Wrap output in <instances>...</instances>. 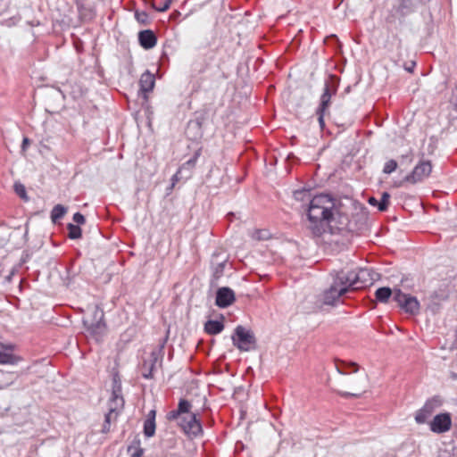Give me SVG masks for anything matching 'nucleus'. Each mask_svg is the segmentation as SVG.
<instances>
[{
	"label": "nucleus",
	"instance_id": "obj_1",
	"mask_svg": "<svg viewBox=\"0 0 457 457\" xmlns=\"http://www.w3.org/2000/svg\"><path fill=\"white\" fill-rule=\"evenodd\" d=\"M368 270L361 269L358 271H338L333 277L329 287L320 295L319 301L322 305H335L340 297L349 291L357 290L367 286L366 276Z\"/></svg>",
	"mask_w": 457,
	"mask_h": 457
},
{
	"label": "nucleus",
	"instance_id": "obj_2",
	"mask_svg": "<svg viewBox=\"0 0 457 457\" xmlns=\"http://www.w3.org/2000/svg\"><path fill=\"white\" fill-rule=\"evenodd\" d=\"M167 420L177 421L178 426L188 436L196 437L203 434V427L197 414L192 412V403L180 399L176 410L167 413Z\"/></svg>",
	"mask_w": 457,
	"mask_h": 457
},
{
	"label": "nucleus",
	"instance_id": "obj_3",
	"mask_svg": "<svg viewBox=\"0 0 457 457\" xmlns=\"http://www.w3.org/2000/svg\"><path fill=\"white\" fill-rule=\"evenodd\" d=\"M335 207L334 199L328 195H319L312 198L308 209V218L314 224L312 230L320 235L323 229V222L330 221Z\"/></svg>",
	"mask_w": 457,
	"mask_h": 457
},
{
	"label": "nucleus",
	"instance_id": "obj_4",
	"mask_svg": "<svg viewBox=\"0 0 457 457\" xmlns=\"http://www.w3.org/2000/svg\"><path fill=\"white\" fill-rule=\"evenodd\" d=\"M393 295V300L397 305L405 312L410 314H417L420 311V302L414 296L404 294L399 288L383 287H379L375 292L376 299L383 303L388 302L389 298Z\"/></svg>",
	"mask_w": 457,
	"mask_h": 457
},
{
	"label": "nucleus",
	"instance_id": "obj_5",
	"mask_svg": "<svg viewBox=\"0 0 457 457\" xmlns=\"http://www.w3.org/2000/svg\"><path fill=\"white\" fill-rule=\"evenodd\" d=\"M104 312L97 306L92 309L91 317H85L83 324L87 333L96 341H99L106 331V325L104 322Z\"/></svg>",
	"mask_w": 457,
	"mask_h": 457
},
{
	"label": "nucleus",
	"instance_id": "obj_6",
	"mask_svg": "<svg viewBox=\"0 0 457 457\" xmlns=\"http://www.w3.org/2000/svg\"><path fill=\"white\" fill-rule=\"evenodd\" d=\"M124 403L125 401L121 393V384L114 379L112 395L108 401V412L106 414H112V416L118 418L124 408Z\"/></svg>",
	"mask_w": 457,
	"mask_h": 457
},
{
	"label": "nucleus",
	"instance_id": "obj_7",
	"mask_svg": "<svg viewBox=\"0 0 457 457\" xmlns=\"http://www.w3.org/2000/svg\"><path fill=\"white\" fill-rule=\"evenodd\" d=\"M232 341L235 346L241 351H249L255 344V338L252 331L245 329L243 326L235 328Z\"/></svg>",
	"mask_w": 457,
	"mask_h": 457
},
{
	"label": "nucleus",
	"instance_id": "obj_8",
	"mask_svg": "<svg viewBox=\"0 0 457 457\" xmlns=\"http://www.w3.org/2000/svg\"><path fill=\"white\" fill-rule=\"evenodd\" d=\"M431 171L432 165L430 162L421 161L414 167L412 172L405 177L404 180L415 184L428 178Z\"/></svg>",
	"mask_w": 457,
	"mask_h": 457
},
{
	"label": "nucleus",
	"instance_id": "obj_9",
	"mask_svg": "<svg viewBox=\"0 0 457 457\" xmlns=\"http://www.w3.org/2000/svg\"><path fill=\"white\" fill-rule=\"evenodd\" d=\"M452 416L449 412L436 414L429 423V428L436 434H444L451 429Z\"/></svg>",
	"mask_w": 457,
	"mask_h": 457
},
{
	"label": "nucleus",
	"instance_id": "obj_10",
	"mask_svg": "<svg viewBox=\"0 0 457 457\" xmlns=\"http://www.w3.org/2000/svg\"><path fill=\"white\" fill-rule=\"evenodd\" d=\"M236 300L234 291L227 287L217 290L215 303L220 308H226L231 305Z\"/></svg>",
	"mask_w": 457,
	"mask_h": 457
},
{
	"label": "nucleus",
	"instance_id": "obj_11",
	"mask_svg": "<svg viewBox=\"0 0 457 457\" xmlns=\"http://www.w3.org/2000/svg\"><path fill=\"white\" fill-rule=\"evenodd\" d=\"M337 88H332V86L328 83H325L323 93L320 96V103L316 112H326L328 113V108L330 106V100L332 95L336 94Z\"/></svg>",
	"mask_w": 457,
	"mask_h": 457
},
{
	"label": "nucleus",
	"instance_id": "obj_12",
	"mask_svg": "<svg viewBox=\"0 0 457 457\" xmlns=\"http://www.w3.org/2000/svg\"><path fill=\"white\" fill-rule=\"evenodd\" d=\"M138 41L143 48L151 49L155 46L157 38L153 30L145 29L138 33Z\"/></svg>",
	"mask_w": 457,
	"mask_h": 457
},
{
	"label": "nucleus",
	"instance_id": "obj_13",
	"mask_svg": "<svg viewBox=\"0 0 457 457\" xmlns=\"http://www.w3.org/2000/svg\"><path fill=\"white\" fill-rule=\"evenodd\" d=\"M200 155L201 149H198L188 161L179 167V173H183L185 175V179H189Z\"/></svg>",
	"mask_w": 457,
	"mask_h": 457
},
{
	"label": "nucleus",
	"instance_id": "obj_14",
	"mask_svg": "<svg viewBox=\"0 0 457 457\" xmlns=\"http://www.w3.org/2000/svg\"><path fill=\"white\" fill-rule=\"evenodd\" d=\"M448 294L445 289L439 288L438 290L432 292L428 296V307L431 308L433 311L437 310L439 303L446 300Z\"/></svg>",
	"mask_w": 457,
	"mask_h": 457
},
{
	"label": "nucleus",
	"instance_id": "obj_15",
	"mask_svg": "<svg viewBox=\"0 0 457 457\" xmlns=\"http://www.w3.org/2000/svg\"><path fill=\"white\" fill-rule=\"evenodd\" d=\"M4 350H12V345H0V364H16L19 361V358L11 353Z\"/></svg>",
	"mask_w": 457,
	"mask_h": 457
},
{
	"label": "nucleus",
	"instance_id": "obj_16",
	"mask_svg": "<svg viewBox=\"0 0 457 457\" xmlns=\"http://www.w3.org/2000/svg\"><path fill=\"white\" fill-rule=\"evenodd\" d=\"M428 2L429 0H401L398 9L402 15H406L412 12L419 4Z\"/></svg>",
	"mask_w": 457,
	"mask_h": 457
},
{
	"label": "nucleus",
	"instance_id": "obj_17",
	"mask_svg": "<svg viewBox=\"0 0 457 457\" xmlns=\"http://www.w3.org/2000/svg\"><path fill=\"white\" fill-rule=\"evenodd\" d=\"M428 2L429 0H401L398 9L402 15H406L412 12L419 4Z\"/></svg>",
	"mask_w": 457,
	"mask_h": 457
},
{
	"label": "nucleus",
	"instance_id": "obj_18",
	"mask_svg": "<svg viewBox=\"0 0 457 457\" xmlns=\"http://www.w3.org/2000/svg\"><path fill=\"white\" fill-rule=\"evenodd\" d=\"M154 76L149 71L144 72L139 79L140 89L145 92H150L154 86Z\"/></svg>",
	"mask_w": 457,
	"mask_h": 457
},
{
	"label": "nucleus",
	"instance_id": "obj_19",
	"mask_svg": "<svg viewBox=\"0 0 457 457\" xmlns=\"http://www.w3.org/2000/svg\"><path fill=\"white\" fill-rule=\"evenodd\" d=\"M390 195L387 192H383L380 201L375 197L369 198V204L373 206H377L380 212L386 211L389 204Z\"/></svg>",
	"mask_w": 457,
	"mask_h": 457
},
{
	"label": "nucleus",
	"instance_id": "obj_20",
	"mask_svg": "<svg viewBox=\"0 0 457 457\" xmlns=\"http://www.w3.org/2000/svg\"><path fill=\"white\" fill-rule=\"evenodd\" d=\"M224 329L221 321L210 320L204 324V331L209 335H217Z\"/></svg>",
	"mask_w": 457,
	"mask_h": 457
},
{
	"label": "nucleus",
	"instance_id": "obj_21",
	"mask_svg": "<svg viewBox=\"0 0 457 457\" xmlns=\"http://www.w3.org/2000/svg\"><path fill=\"white\" fill-rule=\"evenodd\" d=\"M67 212V208L62 204H56L51 212V220L54 223L62 219Z\"/></svg>",
	"mask_w": 457,
	"mask_h": 457
},
{
	"label": "nucleus",
	"instance_id": "obj_22",
	"mask_svg": "<svg viewBox=\"0 0 457 457\" xmlns=\"http://www.w3.org/2000/svg\"><path fill=\"white\" fill-rule=\"evenodd\" d=\"M218 257H219L218 255L213 254L212 260V265H215L214 275L217 278H219L222 274L224 266H225V262L227 261L226 258H223L222 260L218 261V260H216V259H218Z\"/></svg>",
	"mask_w": 457,
	"mask_h": 457
},
{
	"label": "nucleus",
	"instance_id": "obj_23",
	"mask_svg": "<svg viewBox=\"0 0 457 457\" xmlns=\"http://www.w3.org/2000/svg\"><path fill=\"white\" fill-rule=\"evenodd\" d=\"M441 405H442L441 399L439 397H433L425 403L423 409H426L428 411V413L431 415L434 412V411L436 408L440 407Z\"/></svg>",
	"mask_w": 457,
	"mask_h": 457
},
{
	"label": "nucleus",
	"instance_id": "obj_24",
	"mask_svg": "<svg viewBox=\"0 0 457 457\" xmlns=\"http://www.w3.org/2000/svg\"><path fill=\"white\" fill-rule=\"evenodd\" d=\"M67 228L69 230V237L71 239H79L81 237L82 231H81V228L78 225L69 223L67 225Z\"/></svg>",
	"mask_w": 457,
	"mask_h": 457
},
{
	"label": "nucleus",
	"instance_id": "obj_25",
	"mask_svg": "<svg viewBox=\"0 0 457 457\" xmlns=\"http://www.w3.org/2000/svg\"><path fill=\"white\" fill-rule=\"evenodd\" d=\"M112 415V414H105L104 416V422L101 429V432L104 434H107L108 432H110L112 423H115L117 420V418Z\"/></svg>",
	"mask_w": 457,
	"mask_h": 457
},
{
	"label": "nucleus",
	"instance_id": "obj_26",
	"mask_svg": "<svg viewBox=\"0 0 457 457\" xmlns=\"http://www.w3.org/2000/svg\"><path fill=\"white\" fill-rule=\"evenodd\" d=\"M155 433V421L145 420L144 423V434L147 437H151Z\"/></svg>",
	"mask_w": 457,
	"mask_h": 457
},
{
	"label": "nucleus",
	"instance_id": "obj_27",
	"mask_svg": "<svg viewBox=\"0 0 457 457\" xmlns=\"http://www.w3.org/2000/svg\"><path fill=\"white\" fill-rule=\"evenodd\" d=\"M431 415L426 409H420L415 414V420L418 424H424Z\"/></svg>",
	"mask_w": 457,
	"mask_h": 457
},
{
	"label": "nucleus",
	"instance_id": "obj_28",
	"mask_svg": "<svg viewBox=\"0 0 457 457\" xmlns=\"http://www.w3.org/2000/svg\"><path fill=\"white\" fill-rule=\"evenodd\" d=\"M156 362V357H153V359L150 361L149 367H147V362L145 361L144 363V369H145V371H143L142 375L145 378H153V370L154 369Z\"/></svg>",
	"mask_w": 457,
	"mask_h": 457
},
{
	"label": "nucleus",
	"instance_id": "obj_29",
	"mask_svg": "<svg viewBox=\"0 0 457 457\" xmlns=\"http://www.w3.org/2000/svg\"><path fill=\"white\" fill-rule=\"evenodd\" d=\"M397 169V162L395 160L387 161L383 168V172L386 174H390Z\"/></svg>",
	"mask_w": 457,
	"mask_h": 457
},
{
	"label": "nucleus",
	"instance_id": "obj_30",
	"mask_svg": "<svg viewBox=\"0 0 457 457\" xmlns=\"http://www.w3.org/2000/svg\"><path fill=\"white\" fill-rule=\"evenodd\" d=\"M14 191L21 198H22L24 200H28L26 188H25L24 185H22L21 183H15L14 184Z\"/></svg>",
	"mask_w": 457,
	"mask_h": 457
},
{
	"label": "nucleus",
	"instance_id": "obj_31",
	"mask_svg": "<svg viewBox=\"0 0 457 457\" xmlns=\"http://www.w3.org/2000/svg\"><path fill=\"white\" fill-rule=\"evenodd\" d=\"M135 17L142 24H146L149 21V16L145 12H136Z\"/></svg>",
	"mask_w": 457,
	"mask_h": 457
},
{
	"label": "nucleus",
	"instance_id": "obj_32",
	"mask_svg": "<svg viewBox=\"0 0 457 457\" xmlns=\"http://www.w3.org/2000/svg\"><path fill=\"white\" fill-rule=\"evenodd\" d=\"M203 120H204L203 118H196L195 120L189 121L188 129H190L194 128V129H196L197 130L201 131Z\"/></svg>",
	"mask_w": 457,
	"mask_h": 457
},
{
	"label": "nucleus",
	"instance_id": "obj_33",
	"mask_svg": "<svg viewBox=\"0 0 457 457\" xmlns=\"http://www.w3.org/2000/svg\"><path fill=\"white\" fill-rule=\"evenodd\" d=\"M253 237L258 240H264L269 237V232L266 230H256L253 234Z\"/></svg>",
	"mask_w": 457,
	"mask_h": 457
},
{
	"label": "nucleus",
	"instance_id": "obj_34",
	"mask_svg": "<svg viewBox=\"0 0 457 457\" xmlns=\"http://www.w3.org/2000/svg\"><path fill=\"white\" fill-rule=\"evenodd\" d=\"M342 228L345 229L349 232H352V233H355L359 230V228H357V225L355 223H353L352 220H348L347 223L345 224V226Z\"/></svg>",
	"mask_w": 457,
	"mask_h": 457
},
{
	"label": "nucleus",
	"instance_id": "obj_35",
	"mask_svg": "<svg viewBox=\"0 0 457 457\" xmlns=\"http://www.w3.org/2000/svg\"><path fill=\"white\" fill-rule=\"evenodd\" d=\"M171 2L172 0H165L162 5L155 6L153 4V7L158 12H165L170 8Z\"/></svg>",
	"mask_w": 457,
	"mask_h": 457
},
{
	"label": "nucleus",
	"instance_id": "obj_36",
	"mask_svg": "<svg viewBox=\"0 0 457 457\" xmlns=\"http://www.w3.org/2000/svg\"><path fill=\"white\" fill-rule=\"evenodd\" d=\"M85 217L84 215H82L80 212H76L74 215H73V221L75 223H77L78 225L79 224H84L85 223Z\"/></svg>",
	"mask_w": 457,
	"mask_h": 457
},
{
	"label": "nucleus",
	"instance_id": "obj_37",
	"mask_svg": "<svg viewBox=\"0 0 457 457\" xmlns=\"http://www.w3.org/2000/svg\"><path fill=\"white\" fill-rule=\"evenodd\" d=\"M185 179V175L183 173H179V170L172 176L171 180V187L175 186L177 182H179L180 179Z\"/></svg>",
	"mask_w": 457,
	"mask_h": 457
},
{
	"label": "nucleus",
	"instance_id": "obj_38",
	"mask_svg": "<svg viewBox=\"0 0 457 457\" xmlns=\"http://www.w3.org/2000/svg\"><path fill=\"white\" fill-rule=\"evenodd\" d=\"M294 195L296 200H303V196H305V195L309 196V192L305 191V190H298V191H295Z\"/></svg>",
	"mask_w": 457,
	"mask_h": 457
},
{
	"label": "nucleus",
	"instance_id": "obj_39",
	"mask_svg": "<svg viewBox=\"0 0 457 457\" xmlns=\"http://www.w3.org/2000/svg\"><path fill=\"white\" fill-rule=\"evenodd\" d=\"M316 114L318 115L319 124H320V128L323 129L325 127L324 117L327 113L326 112H316Z\"/></svg>",
	"mask_w": 457,
	"mask_h": 457
},
{
	"label": "nucleus",
	"instance_id": "obj_40",
	"mask_svg": "<svg viewBox=\"0 0 457 457\" xmlns=\"http://www.w3.org/2000/svg\"><path fill=\"white\" fill-rule=\"evenodd\" d=\"M144 453V450L141 447H137L131 453L130 457H141Z\"/></svg>",
	"mask_w": 457,
	"mask_h": 457
},
{
	"label": "nucleus",
	"instance_id": "obj_41",
	"mask_svg": "<svg viewBox=\"0 0 457 457\" xmlns=\"http://www.w3.org/2000/svg\"><path fill=\"white\" fill-rule=\"evenodd\" d=\"M339 395H342L343 397H350V396L358 397L361 395L360 393H349V392H339Z\"/></svg>",
	"mask_w": 457,
	"mask_h": 457
},
{
	"label": "nucleus",
	"instance_id": "obj_42",
	"mask_svg": "<svg viewBox=\"0 0 457 457\" xmlns=\"http://www.w3.org/2000/svg\"><path fill=\"white\" fill-rule=\"evenodd\" d=\"M155 415H156V411L154 410H151L147 415L146 420H151L155 421Z\"/></svg>",
	"mask_w": 457,
	"mask_h": 457
},
{
	"label": "nucleus",
	"instance_id": "obj_43",
	"mask_svg": "<svg viewBox=\"0 0 457 457\" xmlns=\"http://www.w3.org/2000/svg\"><path fill=\"white\" fill-rule=\"evenodd\" d=\"M29 138L24 137V138H23V141H22V146H21V147H22V150H25V149H26V147H27V145H29Z\"/></svg>",
	"mask_w": 457,
	"mask_h": 457
},
{
	"label": "nucleus",
	"instance_id": "obj_44",
	"mask_svg": "<svg viewBox=\"0 0 457 457\" xmlns=\"http://www.w3.org/2000/svg\"><path fill=\"white\" fill-rule=\"evenodd\" d=\"M359 381L361 384H362L363 386L366 385V382H367V376L363 375L361 376L360 378H359Z\"/></svg>",
	"mask_w": 457,
	"mask_h": 457
},
{
	"label": "nucleus",
	"instance_id": "obj_45",
	"mask_svg": "<svg viewBox=\"0 0 457 457\" xmlns=\"http://www.w3.org/2000/svg\"><path fill=\"white\" fill-rule=\"evenodd\" d=\"M414 66L415 62H412L411 66L405 67V70L408 71L409 72H411Z\"/></svg>",
	"mask_w": 457,
	"mask_h": 457
},
{
	"label": "nucleus",
	"instance_id": "obj_46",
	"mask_svg": "<svg viewBox=\"0 0 457 457\" xmlns=\"http://www.w3.org/2000/svg\"><path fill=\"white\" fill-rule=\"evenodd\" d=\"M351 366L354 367V372L357 371L358 369L355 363H352Z\"/></svg>",
	"mask_w": 457,
	"mask_h": 457
},
{
	"label": "nucleus",
	"instance_id": "obj_47",
	"mask_svg": "<svg viewBox=\"0 0 457 457\" xmlns=\"http://www.w3.org/2000/svg\"><path fill=\"white\" fill-rule=\"evenodd\" d=\"M337 370H338V372H339V373H341V374H345V372H344V371H342V370H340V369H339V368H337Z\"/></svg>",
	"mask_w": 457,
	"mask_h": 457
}]
</instances>
